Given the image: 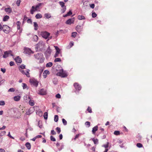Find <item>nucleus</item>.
Instances as JSON below:
<instances>
[{
    "instance_id": "nucleus-1",
    "label": "nucleus",
    "mask_w": 152,
    "mask_h": 152,
    "mask_svg": "<svg viewBox=\"0 0 152 152\" xmlns=\"http://www.w3.org/2000/svg\"><path fill=\"white\" fill-rule=\"evenodd\" d=\"M34 56L35 58L37 60H39V63H42L45 60V58L44 57L43 54L41 53H38L34 54Z\"/></svg>"
},
{
    "instance_id": "nucleus-2",
    "label": "nucleus",
    "mask_w": 152,
    "mask_h": 152,
    "mask_svg": "<svg viewBox=\"0 0 152 152\" xmlns=\"http://www.w3.org/2000/svg\"><path fill=\"white\" fill-rule=\"evenodd\" d=\"M45 47V44L42 41H39L36 45L35 48L38 50H42Z\"/></svg>"
},
{
    "instance_id": "nucleus-3",
    "label": "nucleus",
    "mask_w": 152,
    "mask_h": 152,
    "mask_svg": "<svg viewBox=\"0 0 152 152\" xmlns=\"http://www.w3.org/2000/svg\"><path fill=\"white\" fill-rule=\"evenodd\" d=\"M58 76L61 77H67V74L65 71H64L63 69H60L56 74Z\"/></svg>"
},
{
    "instance_id": "nucleus-4",
    "label": "nucleus",
    "mask_w": 152,
    "mask_h": 152,
    "mask_svg": "<svg viewBox=\"0 0 152 152\" xmlns=\"http://www.w3.org/2000/svg\"><path fill=\"white\" fill-rule=\"evenodd\" d=\"M42 3H39L37 5L35 6H33L32 7L31 9L30 10L31 14H33L34 12L37 10V9L41 6Z\"/></svg>"
},
{
    "instance_id": "nucleus-5",
    "label": "nucleus",
    "mask_w": 152,
    "mask_h": 152,
    "mask_svg": "<svg viewBox=\"0 0 152 152\" xmlns=\"http://www.w3.org/2000/svg\"><path fill=\"white\" fill-rule=\"evenodd\" d=\"M3 31L6 34L9 33L10 31V28L8 26L4 25L2 27Z\"/></svg>"
},
{
    "instance_id": "nucleus-6",
    "label": "nucleus",
    "mask_w": 152,
    "mask_h": 152,
    "mask_svg": "<svg viewBox=\"0 0 152 152\" xmlns=\"http://www.w3.org/2000/svg\"><path fill=\"white\" fill-rule=\"evenodd\" d=\"M41 35L42 37L46 39L50 35V34L46 31H42L41 33Z\"/></svg>"
},
{
    "instance_id": "nucleus-7",
    "label": "nucleus",
    "mask_w": 152,
    "mask_h": 152,
    "mask_svg": "<svg viewBox=\"0 0 152 152\" xmlns=\"http://www.w3.org/2000/svg\"><path fill=\"white\" fill-rule=\"evenodd\" d=\"M11 51H7L4 52L3 55V57L4 58H6L10 56H13Z\"/></svg>"
},
{
    "instance_id": "nucleus-8",
    "label": "nucleus",
    "mask_w": 152,
    "mask_h": 152,
    "mask_svg": "<svg viewBox=\"0 0 152 152\" xmlns=\"http://www.w3.org/2000/svg\"><path fill=\"white\" fill-rule=\"evenodd\" d=\"M30 82L31 84L36 87H37L38 84V82L35 79H32L30 80Z\"/></svg>"
},
{
    "instance_id": "nucleus-9",
    "label": "nucleus",
    "mask_w": 152,
    "mask_h": 152,
    "mask_svg": "<svg viewBox=\"0 0 152 152\" xmlns=\"http://www.w3.org/2000/svg\"><path fill=\"white\" fill-rule=\"evenodd\" d=\"M75 20L74 18H69L66 22V23L68 25H71L74 23Z\"/></svg>"
},
{
    "instance_id": "nucleus-10",
    "label": "nucleus",
    "mask_w": 152,
    "mask_h": 152,
    "mask_svg": "<svg viewBox=\"0 0 152 152\" xmlns=\"http://www.w3.org/2000/svg\"><path fill=\"white\" fill-rule=\"evenodd\" d=\"M74 86L76 90L80 91L81 90V87L80 85H79L77 83H75L74 84Z\"/></svg>"
},
{
    "instance_id": "nucleus-11",
    "label": "nucleus",
    "mask_w": 152,
    "mask_h": 152,
    "mask_svg": "<svg viewBox=\"0 0 152 152\" xmlns=\"http://www.w3.org/2000/svg\"><path fill=\"white\" fill-rule=\"evenodd\" d=\"M38 94L40 95H45L46 94V91L44 89H41L39 91Z\"/></svg>"
},
{
    "instance_id": "nucleus-12",
    "label": "nucleus",
    "mask_w": 152,
    "mask_h": 152,
    "mask_svg": "<svg viewBox=\"0 0 152 152\" xmlns=\"http://www.w3.org/2000/svg\"><path fill=\"white\" fill-rule=\"evenodd\" d=\"M25 52L26 54H29L31 53H33L34 52L31 49L29 48H26L25 50Z\"/></svg>"
},
{
    "instance_id": "nucleus-13",
    "label": "nucleus",
    "mask_w": 152,
    "mask_h": 152,
    "mask_svg": "<svg viewBox=\"0 0 152 152\" xmlns=\"http://www.w3.org/2000/svg\"><path fill=\"white\" fill-rule=\"evenodd\" d=\"M15 61L19 63H21L22 62V60L21 58L19 57L18 56L15 58Z\"/></svg>"
},
{
    "instance_id": "nucleus-14",
    "label": "nucleus",
    "mask_w": 152,
    "mask_h": 152,
    "mask_svg": "<svg viewBox=\"0 0 152 152\" xmlns=\"http://www.w3.org/2000/svg\"><path fill=\"white\" fill-rule=\"evenodd\" d=\"M82 28L80 25L77 26L76 28L77 31L80 33L82 31Z\"/></svg>"
},
{
    "instance_id": "nucleus-15",
    "label": "nucleus",
    "mask_w": 152,
    "mask_h": 152,
    "mask_svg": "<svg viewBox=\"0 0 152 152\" xmlns=\"http://www.w3.org/2000/svg\"><path fill=\"white\" fill-rule=\"evenodd\" d=\"M98 126H96L92 128V132L93 134H94L98 130Z\"/></svg>"
},
{
    "instance_id": "nucleus-16",
    "label": "nucleus",
    "mask_w": 152,
    "mask_h": 152,
    "mask_svg": "<svg viewBox=\"0 0 152 152\" xmlns=\"http://www.w3.org/2000/svg\"><path fill=\"white\" fill-rule=\"evenodd\" d=\"M36 113L37 114L39 115V116H42V111L39 109L37 111Z\"/></svg>"
},
{
    "instance_id": "nucleus-17",
    "label": "nucleus",
    "mask_w": 152,
    "mask_h": 152,
    "mask_svg": "<svg viewBox=\"0 0 152 152\" xmlns=\"http://www.w3.org/2000/svg\"><path fill=\"white\" fill-rule=\"evenodd\" d=\"M49 74V72L48 70H45L43 73V75L44 78L46 77L47 75Z\"/></svg>"
},
{
    "instance_id": "nucleus-18",
    "label": "nucleus",
    "mask_w": 152,
    "mask_h": 152,
    "mask_svg": "<svg viewBox=\"0 0 152 152\" xmlns=\"http://www.w3.org/2000/svg\"><path fill=\"white\" fill-rule=\"evenodd\" d=\"M14 99L16 101H18L20 99V96H15L14 97Z\"/></svg>"
},
{
    "instance_id": "nucleus-19",
    "label": "nucleus",
    "mask_w": 152,
    "mask_h": 152,
    "mask_svg": "<svg viewBox=\"0 0 152 152\" xmlns=\"http://www.w3.org/2000/svg\"><path fill=\"white\" fill-rule=\"evenodd\" d=\"M33 23L34 26V30L36 31L37 30L38 28V26L37 23L36 22H34Z\"/></svg>"
},
{
    "instance_id": "nucleus-20",
    "label": "nucleus",
    "mask_w": 152,
    "mask_h": 152,
    "mask_svg": "<svg viewBox=\"0 0 152 152\" xmlns=\"http://www.w3.org/2000/svg\"><path fill=\"white\" fill-rule=\"evenodd\" d=\"M44 16L47 19H49L51 17V14L48 13H45L44 14Z\"/></svg>"
},
{
    "instance_id": "nucleus-21",
    "label": "nucleus",
    "mask_w": 152,
    "mask_h": 152,
    "mask_svg": "<svg viewBox=\"0 0 152 152\" xmlns=\"http://www.w3.org/2000/svg\"><path fill=\"white\" fill-rule=\"evenodd\" d=\"M72 14V12L71 11V10H69V12H68L67 14L63 15V16L64 17H66L67 16L70 15Z\"/></svg>"
},
{
    "instance_id": "nucleus-22",
    "label": "nucleus",
    "mask_w": 152,
    "mask_h": 152,
    "mask_svg": "<svg viewBox=\"0 0 152 152\" xmlns=\"http://www.w3.org/2000/svg\"><path fill=\"white\" fill-rule=\"evenodd\" d=\"M16 24L17 25V28L18 30H20V26L21 25V23L19 21H18L16 22Z\"/></svg>"
},
{
    "instance_id": "nucleus-23",
    "label": "nucleus",
    "mask_w": 152,
    "mask_h": 152,
    "mask_svg": "<svg viewBox=\"0 0 152 152\" xmlns=\"http://www.w3.org/2000/svg\"><path fill=\"white\" fill-rule=\"evenodd\" d=\"M30 71V70L29 69H26V72H25V74L24 75H25L27 77H30V75L29 72Z\"/></svg>"
},
{
    "instance_id": "nucleus-24",
    "label": "nucleus",
    "mask_w": 152,
    "mask_h": 152,
    "mask_svg": "<svg viewBox=\"0 0 152 152\" xmlns=\"http://www.w3.org/2000/svg\"><path fill=\"white\" fill-rule=\"evenodd\" d=\"M42 15L40 13H38L35 16V18L37 19H40L42 18Z\"/></svg>"
},
{
    "instance_id": "nucleus-25",
    "label": "nucleus",
    "mask_w": 152,
    "mask_h": 152,
    "mask_svg": "<svg viewBox=\"0 0 152 152\" xmlns=\"http://www.w3.org/2000/svg\"><path fill=\"white\" fill-rule=\"evenodd\" d=\"M77 18L79 20H85L86 19L85 17L82 15H78Z\"/></svg>"
},
{
    "instance_id": "nucleus-26",
    "label": "nucleus",
    "mask_w": 152,
    "mask_h": 152,
    "mask_svg": "<svg viewBox=\"0 0 152 152\" xmlns=\"http://www.w3.org/2000/svg\"><path fill=\"white\" fill-rule=\"evenodd\" d=\"M53 63L51 62H49L46 64V67H51L53 65Z\"/></svg>"
},
{
    "instance_id": "nucleus-27",
    "label": "nucleus",
    "mask_w": 152,
    "mask_h": 152,
    "mask_svg": "<svg viewBox=\"0 0 152 152\" xmlns=\"http://www.w3.org/2000/svg\"><path fill=\"white\" fill-rule=\"evenodd\" d=\"M5 11L6 12H8L9 13H10L12 12V10L10 8H7L5 9Z\"/></svg>"
},
{
    "instance_id": "nucleus-28",
    "label": "nucleus",
    "mask_w": 152,
    "mask_h": 152,
    "mask_svg": "<svg viewBox=\"0 0 152 152\" xmlns=\"http://www.w3.org/2000/svg\"><path fill=\"white\" fill-rule=\"evenodd\" d=\"M59 3L62 8L66 7V6L65 5L63 1H59Z\"/></svg>"
},
{
    "instance_id": "nucleus-29",
    "label": "nucleus",
    "mask_w": 152,
    "mask_h": 152,
    "mask_svg": "<svg viewBox=\"0 0 152 152\" xmlns=\"http://www.w3.org/2000/svg\"><path fill=\"white\" fill-rule=\"evenodd\" d=\"M22 86L23 87V89H28V87L27 86V85L26 83H22Z\"/></svg>"
},
{
    "instance_id": "nucleus-30",
    "label": "nucleus",
    "mask_w": 152,
    "mask_h": 152,
    "mask_svg": "<svg viewBox=\"0 0 152 152\" xmlns=\"http://www.w3.org/2000/svg\"><path fill=\"white\" fill-rule=\"evenodd\" d=\"M25 145L28 149L29 150L31 149V145L29 142L26 143Z\"/></svg>"
},
{
    "instance_id": "nucleus-31",
    "label": "nucleus",
    "mask_w": 152,
    "mask_h": 152,
    "mask_svg": "<svg viewBox=\"0 0 152 152\" xmlns=\"http://www.w3.org/2000/svg\"><path fill=\"white\" fill-rule=\"evenodd\" d=\"M28 103L31 106H33L34 104V101L32 100H30L29 101Z\"/></svg>"
},
{
    "instance_id": "nucleus-32",
    "label": "nucleus",
    "mask_w": 152,
    "mask_h": 152,
    "mask_svg": "<svg viewBox=\"0 0 152 152\" xmlns=\"http://www.w3.org/2000/svg\"><path fill=\"white\" fill-rule=\"evenodd\" d=\"M54 47L55 48V49L56 50V52L60 54V49L57 46H54Z\"/></svg>"
},
{
    "instance_id": "nucleus-33",
    "label": "nucleus",
    "mask_w": 152,
    "mask_h": 152,
    "mask_svg": "<svg viewBox=\"0 0 152 152\" xmlns=\"http://www.w3.org/2000/svg\"><path fill=\"white\" fill-rule=\"evenodd\" d=\"M34 41L35 42H37L38 39V37L36 35H35L33 36Z\"/></svg>"
},
{
    "instance_id": "nucleus-34",
    "label": "nucleus",
    "mask_w": 152,
    "mask_h": 152,
    "mask_svg": "<svg viewBox=\"0 0 152 152\" xmlns=\"http://www.w3.org/2000/svg\"><path fill=\"white\" fill-rule=\"evenodd\" d=\"M44 118L45 119L47 120L48 118V113L47 112H45L44 114L43 115Z\"/></svg>"
},
{
    "instance_id": "nucleus-35",
    "label": "nucleus",
    "mask_w": 152,
    "mask_h": 152,
    "mask_svg": "<svg viewBox=\"0 0 152 152\" xmlns=\"http://www.w3.org/2000/svg\"><path fill=\"white\" fill-rule=\"evenodd\" d=\"M92 140L95 144H97L98 143V140L97 139H95L94 138L92 139Z\"/></svg>"
},
{
    "instance_id": "nucleus-36",
    "label": "nucleus",
    "mask_w": 152,
    "mask_h": 152,
    "mask_svg": "<svg viewBox=\"0 0 152 152\" xmlns=\"http://www.w3.org/2000/svg\"><path fill=\"white\" fill-rule=\"evenodd\" d=\"M9 18V17L7 15L5 16L3 18V20L5 21L7 20Z\"/></svg>"
},
{
    "instance_id": "nucleus-37",
    "label": "nucleus",
    "mask_w": 152,
    "mask_h": 152,
    "mask_svg": "<svg viewBox=\"0 0 152 152\" xmlns=\"http://www.w3.org/2000/svg\"><path fill=\"white\" fill-rule=\"evenodd\" d=\"M51 52V50L50 49V47H49L48 48V49H47V50H46V53H48L50 54Z\"/></svg>"
},
{
    "instance_id": "nucleus-38",
    "label": "nucleus",
    "mask_w": 152,
    "mask_h": 152,
    "mask_svg": "<svg viewBox=\"0 0 152 152\" xmlns=\"http://www.w3.org/2000/svg\"><path fill=\"white\" fill-rule=\"evenodd\" d=\"M58 115H55L54 116V120L55 122H57L58 121Z\"/></svg>"
},
{
    "instance_id": "nucleus-39",
    "label": "nucleus",
    "mask_w": 152,
    "mask_h": 152,
    "mask_svg": "<svg viewBox=\"0 0 152 152\" xmlns=\"http://www.w3.org/2000/svg\"><path fill=\"white\" fill-rule=\"evenodd\" d=\"M61 61V60L60 58H58L55 59L54 61L55 62H60Z\"/></svg>"
},
{
    "instance_id": "nucleus-40",
    "label": "nucleus",
    "mask_w": 152,
    "mask_h": 152,
    "mask_svg": "<svg viewBox=\"0 0 152 152\" xmlns=\"http://www.w3.org/2000/svg\"><path fill=\"white\" fill-rule=\"evenodd\" d=\"M66 10V7L62 8V9H61V13H64L65 12Z\"/></svg>"
},
{
    "instance_id": "nucleus-41",
    "label": "nucleus",
    "mask_w": 152,
    "mask_h": 152,
    "mask_svg": "<svg viewBox=\"0 0 152 152\" xmlns=\"http://www.w3.org/2000/svg\"><path fill=\"white\" fill-rule=\"evenodd\" d=\"M15 91V89H14L13 88H10L8 91V92H14Z\"/></svg>"
},
{
    "instance_id": "nucleus-42",
    "label": "nucleus",
    "mask_w": 152,
    "mask_h": 152,
    "mask_svg": "<svg viewBox=\"0 0 152 152\" xmlns=\"http://www.w3.org/2000/svg\"><path fill=\"white\" fill-rule=\"evenodd\" d=\"M77 34V33L76 32H73L72 33L71 36L72 37L74 38H75L76 36V35Z\"/></svg>"
},
{
    "instance_id": "nucleus-43",
    "label": "nucleus",
    "mask_w": 152,
    "mask_h": 152,
    "mask_svg": "<svg viewBox=\"0 0 152 152\" xmlns=\"http://www.w3.org/2000/svg\"><path fill=\"white\" fill-rule=\"evenodd\" d=\"M5 103L4 101H0V105L4 106L5 105Z\"/></svg>"
},
{
    "instance_id": "nucleus-44",
    "label": "nucleus",
    "mask_w": 152,
    "mask_h": 152,
    "mask_svg": "<svg viewBox=\"0 0 152 152\" xmlns=\"http://www.w3.org/2000/svg\"><path fill=\"white\" fill-rule=\"evenodd\" d=\"M62 121L63 122V123L64 125H66L67 124V121H66V120L63 118L62 119Z\"/></svg>"
},
{
    "instance_id": "nucleus-45",
    "label": "nucleus",
    "mask_w": 152,
    "mask_h": 152,
    "mask_svg": "<svg viewBox=\"0 0 152 152\" xmlns=\"http://www.w3.org/2000/svg\"><path fill=\"white\" fill-rule=\"evenodd\" d=\"M137 146L139 148H140L142 147V145L141 143H139L137 144Z\"/></svg>"
},
{
    "instance_id": "nucleus-46",
    "label": "nucleus",
    "mask_w": 152,
    "mask_h": 152,
    "mask_svg": "<svg viewBox=\"0 0 152 152\" xmlns=\"http://www.w3.org/2000/svg\"><path fill=\"white\" fill-rule=\"evenodd\" d=\"M50 140L53 141H55L56 140L55 138L52 136H51L50 137Z\"/></svg>"
},
{
    "instance_id": "nucleus-47",
    "label": "nucleus",
    "mask_w": 152,
    "mask_h": 152,
    "mask_svg": "<svg viewBox=\"0 0 152 152\" xmlns=\"http://www.w3.org/2000/svg\"><path fill=\"white\" fill-rule=\"evenodd\" d=\"M43 71V69H39V73L40 76L41 75V74H42V72Z\"/></svg>"
},
{
    "instance_id": "nucleus-48",
    "label": "nucleus",
    "mask_w": 152,
    "mask_h": 152,
    "mask_svg": "<svg viewBox=\"0 0 152 152\" xmlns=\"http://www.w3.org/2000/svg\"><path fill=\"white\" fill-rule=\"evenodd\" d=\"M58 134H59L61 132V129L60 128L57 127L56 129Z\"/></svg>"
},
{
    "instance_id": "nucleus-49",
    "label": "nucleus",
    "mask_w": 152,
    "mask_h": 152,
    "mask_svg": "<svg viewBox=\"0 0 152 152\" xmlns=\"http://www.w3.org/2000/svg\"><path fill=\"white\" fill-rule=\"evenodd\" d=\"M86 125L88 126V127H89L90 126V123L89 121H86L85 123Z\"/></svg>"
},
{
    "instance_id": "nucleus-50",
    "label": "nucleus",
    "mask_w": 152,
    "mask_h": 152,
    "mask_svg": "<svg viewBox=\"0 0 152 152\" xmlns=\"http://www.w3.org/2000/svg\"><path fill=\"white\" fill-rule=\"evenodd\" d=\"M114 134L115 135H118L120 134V132L119 131H115L114 132Z\"/></svg>"
},
{
    "instance_id": "nucleus-51",
    "label": "nucleus",
    "mask_w": 152,
    "mask_h": 152,
    "mask_svg": "<svg viewBox=\"0 0 152 152\" xmlns=\"http://www.w3.org/2000/svg\"><path fill=\"white\" fill-rule=\"evenodd\" d=\"M6 133V132L5 131H2L1 132V133L0 134V135L1 136H4L5 134Z\"/></svg>"
},
{
    "instance_id": "nucleus-52",
    "label": "nucleus",
    "mask_w": 152,
    "mask_h": 152,
    "mask_svg": "<svg viewBox=\"0 0 152 152\" xmlns=\"http://www.w3.org/2000/svg\"><path fill=\"white\" fill-rule=\"evenodd\" d=\"M87 110L88 111V112L89 113H91L92 110L91 108L90 107H88L87 109Z\"/></svg>"
},
{
    "instance_id": "nucleus-53",
    "label": "nucleus",
    "mask_w": 152,
    "mask_h": 152,
    "mask_svg": "<svg viewBox=\"0 0 152 152\" xmlns=\"http://www.w3.org/2000/svg\"><path fill=\"white\" fill-rule=\"evenodd\" d=\"M26 66L24 64H22L19 67L21 68L22 69L25 68Z\"/></svg>"
},
{
    "instance_id": "nucleus-54",
    "label": "nucleus",
    "mask_w": 152,
    "mask_h": 152,
    "mask_svg": "<svg viewBox=\"0 0 152 152\" xmlns=\"http://www.w3.org/2000/svg\"><path fill=\"white\" fill-rule=\"evenodd\" d=\"M92 16L93 18H95L97 16V14L95 12L92 13Z\"/></svg>"
},
{
    "instance_id": "nucleus-55",
    "label": "nucleus",
    "mask_w": 152,
    "mask_h": 152,
    "mask_svg": "<svg viewBox=\"0 0 152 152\" xmlns=\"http://www.w3.org/2000/svg\"><path fill=\"white\" fill-rule=\"evenodd\" d=\"M20 2L21 1H20V0H17V1H16V4L18 6H19L20 5Z\"/></svg>"
},
{
    "instance_id": "nucleus-56",
    "label": "nucleus",
    "mask_w": 152,
    "mask_h": 152,
    "mask_svg": "<svg viewBox=\"0 0 152 152\" xmlns=\"http://www.w3.org/2000/svg\"><path fill=\"white\" fill-rule=\"evenodd\" d=\"M56 97L57 98L59 99L61 98V96L59 94H58L56 95Z\"/></svg>"
},
{
    "instance_id": "nucleus-57",
    "label": "nucleus",
    "mask_w": 152,
    "mask_h": 152,
    "mask_svg": "<svg viewBox=\"0 0 152 152\" xmlns=\"http://www.w3.org/2000/svg\"><path fill=\"white\" fill-rule=\"evenodd\" d=\"M34 110V107H31L29 108V109L28 110L29 111H30V112H32V113L33 112Z\"/></svg>"
},
{
    "instance_id": "nucleus-58",
    "label": "nucleus",
    "mask_w": 152,
    "mask_h": 152,
    "mask_svg": "<svg viewBox=\"0 0 152 152\" xmlns=\"http://www.w3.org/2000/svg\"><path fill=\"white\" fill-rule=\"evenodd\" d=\"M34 110V107H31L29 108V109L28 110L29 111H30V112H32V113L33 112Z\"/></svg>"
},
{
    "instance_id": "nucleus-59",
    "label": "nucleus",
    "mask_w": 152,
    "mask_h": 152,
    "mask_svg": "<svg viewBox=\"0 0 152 152\" xmlns=\"http://www.w3.org/2000/svg\"><path fill=\"white\" fill-rule=\"evenodd\" d=\"M90 7L92 8V9H93L94 8V7H95V5L94 4H90Z\"/></svg>"
},
{
    "instance_id": "nucleus-60",
    "label": "nucleus",
    "mask_w": 152,
    "mask_h": 152,
    "mask_svg": "<svg viewBox=\"0 0 152 152\" xmlns=\"http://www.w3.org/2000/svg\"><path fill=\"white\" fill-rule=\"evenodd\" d=\"M27 22L28 23H32V21L30 19H28L27 20Z\"/></svg>"
},
{
    "instance_id": "nucleus-61",
    "label": "nucleus",
    "mask_w": 152,
    "mask_h": 152,
    "mask_svg": "<svg viewBox=\"0 0 152 152\" xmlns=\"http://www.w3.org/2000/svg\"><path fill=\"white\" fill-rule=\"evenodd\" d=\"M10 66H13L14 65V63L13 61H10Z\"/></svg>"
},
{
    "instance_id": "nucleus-62",
    "label": "nucleus",
    "mask_w": 152,
    "mask_h": 152,
    "mask_svg": "<svg viewBox=\"0 0 152 152\" xmlns=\"http://www.w3.org/2000/svg\"><path fill=\"white\" fill-rule=\"evenodd\" d=\"M102 146L104 147L106 149H107V148L108 147V144H107L104 145Z\"/></svg>"
},
{
    "instance_id": "nucleus-63",
    "label": "nucleus",
    "mask_w": 152,
    "mask_h": 152,
    "mask_svg": "<svg viewBox=\"0 0 152 152\" xmlns=\"http://www.w3.org/2000/svg\"><path fill=\"white\" fill-rule=\"evenodd\" d=\"M59 54V53L56 52V53L54 55V57L56 58V57H58V56Z\"/></svg>"
},
{
    "instance_id": "nucleus-64",
    "label": "nucleus",
    "mask_w": 152,
    "mask_h": 152,
    "mask_svg": "<svg viewBox=\"0 0 152 152\" xmlns=\"http://www.w3.org/2000/svg\"><path fill=\"white\" fill-rule=\"evenodd\" d=\"M51 134H52L55 135L56 134V133L53 130L51 131Z\"/></svg>"
}]
</instances>
